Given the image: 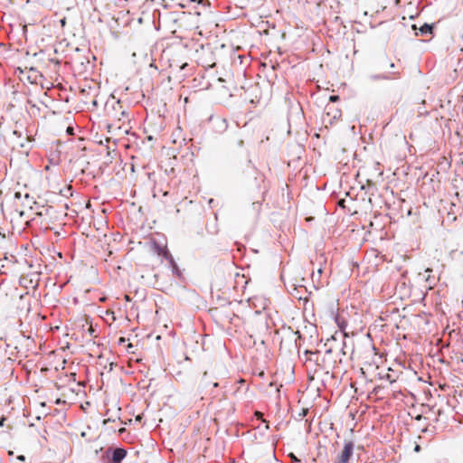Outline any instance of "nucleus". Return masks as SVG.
<instances>
[{
	"label": "nucleus",
	"mask_w": 463,
	"mask_h": 463,
	"mask_svg": "<svg viewBox=\"0 0 463 463\" xmlns=\"http://www.w3.org/2000/svg\"><path fill=\"white\" fill-rule=\"evenodd\" d=\"M80 383L76 381L75 374H62L59 376L55 382V387L61 392L60 397L55 401V403H66L71 401L76 395Z\"/></svg>",
	"instance_id": "1"
},
{
	"label": "nucleus",
	"mask_w": 463,
	"mask_h": 463,
	"mask_svg": "<svg viewBox=\"0 0 463 463\" xmlns=\"http://www.w3.org/2000/svg\"><path fill=\"white\" fill-rule=\"evenodd\" d=\"M336 323L339 328L341 329L339 335L344 336L343 347H347V345L354 346L356 345L361 344L371 345L369 333H355L349 336L347 333L345 332V328L346 326L345 320L341 317H336Z\"/></svg>",
	"instance_id": "2"
},
{
	"label": "nucleus",
	"mask_w": 463,
	"mask_h": 463,
	"mask_svg": "<svg viewBox=\"0 0 463 463\" xmlns=\"http://www.w3.org/2000/svg\"><path fill=\"white\" fill-rule=\"evenodd\" d=\"M364 366L367 370L379 369L386 363V354L383 349H365L362 354Z\"/></svg>",
	"instance_id": "3"
},
{
	"label": "nucleus",
	"mask_w": 463,
	"mask_h": 463,
	"mask_svg": "<svg viewBox=\"0 0 463 463\" xmlns=\"http://www.w3.org/2000/svg\"><path fill=\"white\" fill-rule=\"evenodd\" d=\"M331 354L332 349H326L324 353L318 349H316L315 351L312 349H306L304 352L306 360L314 361L316 364L321 368H325L330 364Z\"/></svg>",
	"instance_id": "4"
},
{
	"label": "nucleus",
	"mask_w": 463,
	"mask_h": 463,
	"mask_svg": "<svg viewBox=\"0 0 463 463\" xmlns=\"http://www.w3.org/2000/svg\"><path fill=\"white\" fill-rule=\"evenodd\" d=\"M354 443L352 440H345L342 450L336 456L334 463H349L354 454Z\"/></svg>",
	"instance_id": "5"
},
{
	"label": "nucleus",
	"mask_w": 463,
	"mask_h": 463,
	"mask_svg": "<svg viewBox=\"0 0 463 463\" xmlns=\"http://www.w3.org/2000/svg\"><path fill=\"white\" fill-rule=\"evenodd\" d=\"M107 111L108 114L117 118L118 120H121L127 116V111L122 109V105L120 100L113 101L111 104V110L109 109V103H107Z\"/></svg>",
	"instance_id": "6"
},
{
	"label": "nucleus",
	"mask_w": 463,
	"mask_h": 463,
	"mask_svg": "<svg viewBox=\"0 0 463 463\" xmlns=\"http://www.w3.org/2000/svg\"><path fill=\"white\" fill-rule=\"evenodd\" d=\"M47 360H49V365L58 370L59 367H62L65 364V358L62 354H57L55 350H52L47 354Z\"/></svg>",
	"instance_id": "7"
},
{
	"label": "nucleus",
	"mask_w": 463,
	"mask_h": 463,
	"mask_svg": "<svg viewBox=\"0 0 463 463\" xmlns=\"http://www.w3.org/2000/svg\"><path fill=\"white\" fill-rule=\"evenodd\" d=\"M399 78L398 72H390V73H380V74H373L370 76V79L372 80H390Z\"/></svg>",
	"instance_id": "8"
},
{
	"label": "nucleus",
	"mask_w": 463,
	"mask_h": 463,
	"mask_svg": "<svg viewBox=\"0 0 463 463\" xmlns=\"http://www.w3.org/2000/svg\"><path fill=\"white\" fill-rule=\"evenodd\" d=\"M213 120L215 130L219 133L224 132L228 128V122L225 118H212Z\"/></svg>",
	"instance_id": "9"
},
{
	"label": "nucleus",
	"mask_w": 463,
	"mask_h": 463,
	"mask_svg": "<svg viewBox=\"0 0 463 463\" xmlns=\"http://www.w3.org/2000/svg\"><path fill=\"white\" fill-rule=\"evenodd\" d=\"M127 455V451L123 449H116L114 451H113V454H112V462L113 463H120L123 458L126 457Z\"/></svg>",
	"instance_id": "10"
},
{
	"label": "nucleus",
	"mask_w": 463,
	"mask_h": 463,
	"mask_svg": "<svg viewBox=\"0 0 463 463\" xmlns=\"http://www.w3.org/2000/svg\"><path fill=\"white\" fill-rule=\"evenodd\" d=\"M432 31H433V25L432 24H424L423 25H421L420 28H419V33L416 32L415 33V35H426V34H430L432 33Z\"/></svg>",
	"instance_id": "11"
},
{
	"label": "nucleus",
	"mask_w": 463,
	"mask_h": 463,
	"mask_svg": "<svg viewBox=\"0 0 463 463\" xmlns=\"http://www.w3.org/2000/svg\"><path fill=\"white\" fill-rule=\"evenodd\" d=\"M382 390V387L381 386H376L373 389L372 392H370L368 393V398L369 399H373V400H376L378 399V393L379 392Z\"/></svg>",
	"instance_id": "12"
},
{
	"label": "nucleus",
	"mask_w": 463,
	"mask_h": 463,
	"mask_svg": "<svg viewBox=\"0 0 463 463\" xmlns=\"http://www.w3.org/2000/svg\"><path fill=\"white\" fill-rule=\"evenodd\" d=\"M30 143V139L28 137H24L23 140L17 141L14 146H18L21 148H26L28 147V145Z\"/></svg>",
	"instance_id": "13"
},
{
	"label": "nucleus",
	"mask_w": 463,
	"mask_h": 463,
	"mask_svg": "<svg viewBox=\"0 0 463 463\" xmlns=\"http://www.w3.org/2000/svg\"><path fill=\"white\" fill-rule=\"evenodd\" d=\"M424 278H425V280H426L428 283H430V284H434V283H435V281H436L435 278H434V277H433V278H431L430 274H428V276H426V277L424 276Z\"/></svg>",
	"instance_id": "14"
},
{
	"label": "nucleus",
	"mask_w": 463,
	"mask_h": 463,
	"mask_svg": "<svg viewBox=\"0 0 463 463\" xmlns=\"http://www.w3.org/2000/svg\"><path fill=\"white\" fill-rule=\"evenodd\" d=\"M165 257L167 260H169V261L171 262V264H175L174 259H173V257H172V255H171L170 253L165 252Z\"/></svg>",
	"instance_id": "15"
},
{
	"label": "nucleus",
	"mask_w": 463,
	"mask_h": 463,
	"mask_svg": "<svg viewBox=\"0 0 463 463\" xmlns=\"http://www.w3.org/2000/svg\"><path fill=\"white\" fill-rule=\"evenodd\" d=\"M338 99H339V96H337V95H332L329 97V100L331 102H336Z\"/></svg>",
	"instance_id": "16"
},
{
	"label": "nucleus",
	"mask_w": 463,
	"mask_h": 463,
	"mask_svg": "<svg viewBox=\"0 0 463 463\" xmlns=\"http://www.w3.org/2000/svg\"><path fill=\"white\" fill-rule=\"evenodd\" d=\"M308 409H303L302 411L299 413L301 417H305L307 414Z\"/></svg>",
	"instance_id": "17"
},
{
	"label": "nucleus",
	"mask_w": 463,
	"mask_h": 463,
	"mask_svg": "<svg viewBox=\"0 0 463 463\" xmlns=\"http://www.w3.org/2000/svg\"><path fill=\"white\" fill-rule=\"evenodd\" d=\"M12 135H13V136H17V137H18V138H21V133H19V132H18V131H16V130H14V131L12 132Z\"/></svg>",
	"instance_id": "18"
},
{
	"label": "nucleus",
	"mask_w": 463,
	"mask_h": 463,
	"mask_svg": "<svg viewBox=\"0 0 463 463\" xmlns=\"http://www.w3.org/2000/svg\"><path fill=\"white\" fill-rule=\"evenodd\" d=\"M387 65H388V67H389L390 69H393V68L395 67V64H394L393 62H392V61H391V62H388V63H387Z\"/></svg>",
	"instance_id": "19"
},
{
	"label": "nucleus",
	"mask_w": 463,
	"mask_h": 463,
	"mask_svg": "<svg viewBox=\"0 0 463 463\" xmlns=\"http://www.w3.org/2000/svg\"><path fill=\"white\" fill-rule=\"evenodd\" d=\"M255 415L258 417V418H261L262 417V413L260 412V411H256L255 412Z\"/></svg>",
	"instance_id": "20"
},
{
	"label": "nucleus",
	"mask_w": 463,
	"mask_h": 463,
	"mask_svg": "<svg viewBox=\"0 0 463 463\" xmlns=\"http://www.w3.org/2000/svg\"><path fill=\"white\" fill-rule=\"evenodd\" d=\"M124 342H125V339H124L123 337H120V338L118 339V344H119V345H122Z\"/></svg>",
	"instance_id": "21"
},
{
	"label": "nucleus",
	"mask_w": 463,
	"mask_h": 463,
	"mask_svg": "<svg viewBox=\"0 0 463 463\" xmlns=\"http://www.w3.org/2000/svg\"><path fill=\"white\" fill-rule=\"evenodd\" d=\"M290 457L293 460L298 461V459L292 453L290 454Z\"/></svg>",
	"instance_id": "22"
},
{
	"label": "nucleus",
	"mask_w": 463,
	"mask_h": 463,
	"mask_svg": "<svg viewBox=\"0 0 463 463\" xmlns=\"http://www.w3.org/2000/svg\"><path fill=\"white\" fill-rule=\"evenodd\" d=\"M430 272H432V269H429V268H428V269H425V273H430Z\"/></svg>",
	"instance_id": "23"
},
{
	"label": "nucleus",
	"mask_w": 463,
	"mask_h": 463,
	"mask_svg": "<svg viewBox=\"0 0 463 463\" xmlns=\"http://www.w3.org/2000/svg\"><path fill=\"white\" fill-rule=\"evenodd\" d=\"M420 446H419V445H417V446L415 447V451H420Z\"/></svg>",
	"instance_id": "24"
},
{
	"label": "nucleus",
	"mask_w": 463,
	"mask_h": 463,
	"mask_svg": "<svg viewBox=\"0 0 463 463\" xmlns=\"http://www.w3.org/2000/svg\"><path fill=\"white\" fill-rule=\"evenodd\" d=\"M127 347H128V348L133 347V345H132L131 343H128V344L127 345Z\"/></svg>",
	"instance_id": "25"
},
{
	"label": "nucleus",
	"mask_w": 463,
	"mask_h": 463,
	"mask_svg": "<svg viewBox=\"0 0 463 463\" xmlns=\"http://www.w3.org/2000/svg\"><path fill=\"white\" fill-rule=\"evenodd\" d=\"M260 345H265V341H264L263 339H260Z\"/></svg>",
	"instance_id": "26"
},
{
	"label": "nucleus",
	"mask_w": 463,
	"mask_h": 463,
	"mask_svg": "<svg viewBox=\"0 0 463 463\" xmlns=\"http://www.w3.org/2000/svg\"><path fill=\"white\" fill-rule=\"evenodd\" d=\"M213 386H214V387H218V386H219V383H213Z\"/></svg>",
	"instance_id": "27"
},
{
	"label": "nucleus",
	"mask_w": 463,
	"mask_h": 463,
	"mask_svg": "<svg viewBox=\"0 0 463 463\" xmlns=\"http://www.w3.org/2000/svg\"><path fill=\"white\" fill-rule=\"evenodd\" d=\"M61 24H65V19H62V20L61 21Z\"/></svg>",
	"instance_id": "28"
},
{
	"label": "nucleus",
	"mask_w": 463,
	"mask_h": 463,
	"mask_svg": "<svg viewBox=\"0 0 463 463\" xmlns=\"http://www.w3.org/2000/svg\"><path fill=\"white\" fill-rule=\"evenodd\" d=\"M412 29H413V30H417V27H416V25H415V24H413V25H412Z\"/></svg>",
	"instance_id": "29"
},
{
	"label": "nucleus",
	"mask_w": 463,
	"mask_h": 463,
	"mask_svg": "<svg viewBox=\"0 0 463 463\" xmlns=\"http://www.w3.org/2000/svg\"><path fill=\"white\" fill-rule=\"evenodd\" d=\"M185 66H187V63H184V64L181 67V69H184Z\"/></svg>",
	"instance_id": "30"
},
{
	"label": "nucleus",
	"mask_w": 463,
	"mask_h": 463,
	"mask_svg": "<svg viewBox=\"0 0 463 463\" xmlns=\"http://www.w3.org/2000/svg\"><path fill=\"white\" fill-rule=\"evenodd\" d=\"M337 335H338V332H335L334 338L335 339Z\"/></svg>",
	"instance_id": "31"
},
{
	"label": "nucleus",
	"mask_w": 463,
	"mask_h": 463,
	"mask_svg": "<svg viewBox=\"0 0 463 463\" xmlns=\"http://www.w3.org/2000/svg\"><path fill=\"white\" fill-rule=\"evenodd\" d=\"M207 373V372H204L203 376L206 377Z\"/></svg>",
	"instance_id": "32"
},
{
	"label": "nucleus",
	"mask_w": 463,
	"mask_h": 463,
	"mask_svg": "<svg viewBox=\"0 0 463 463\" xmlns=\"http://www.w3.org/2000/svg\"><path fill=\"white\" fill-rule=\"evenodd\" d=\"M0 425H2V421H0Z\"/></svg>",
	"instance_id": "33"
}]
</instances>
